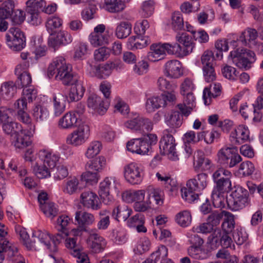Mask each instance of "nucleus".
<instances>
[{"label":"nucleus","instance_id":"5fc2aeb1","mask_svg":"<svg viewBox=\"0 0 263 263\" xmlns=\"http://www.w3.org/2000/svg\"><path fill=\"white\" fill-rule=\"evenodd\" d=\"M71 221V219L68 216L65 215H61L57 220L56 228L59 231H61L67 235L68 226Z\"/></svg>","mask_w":263,"mask_h":263},{"label":"nucleus","instance_id":"7c9ffc66","mask_svg":"<svg viewBox=\"0 0 263 263\" xmlns=\"http://www.w3.org/2000/svg\"><path fill=\"white\" fill-rule=\"evenodd\" d=\"M74 219L80 227L85 228L92 224L95 221V218L92 214L80 211L75 213Z\"/></svg>","mask_w":263,"mask_h":263},{"label":"nucleus","instance_id":"09e8293b","mask_svg":"<svg viewBox=\"0 0 263 263\" xmlns=\"http://www.w3.org/2000/svg\"><path fill=\"white\" fill-rule=\"evenodd\" d=\"M63 24L62 20L58 16H52L49 17L46 24L47 30L51 35L55 32L57 28H60Z\"/></svg>","mask_w":263,"mask_h":263},{"label":"nucleus","instance_id":"412c9836","mask_svg":"<svg viewBox=\"0 0 263 263\" xmlns=\"http://www.w3.org/2000/svg\"><path fill=\"white\" fill-rule=\"evenodd\" d=\"M249 130L247 127L240 125L237 126L230 136V140L232 145L241 144L249 139Z\"/></svg>","mask_w":263,"mask_h":263},{"label":"nucleus","instance_id":"f257e3e1","mask_svg":"<svg viewBox=\"0 0 263 263\" xmlns=\"http://www.w3.org/2000/svg\"><path fill=\"white\" fill-rule=\"evenodd\" d=\"M47 75L49 78L55 75L57 80H60L64 85H69L71 81L78 76L71 72V68L62 57L54 59L48 66Z\"/></svg>","mask_w":263,"mask_h":263},{"label":"nucleus","instance_id":"0eeeda50","mask_svg":"<svg viewBox=\"0 0 263 263\" xmlns=\"http://www.w3.org/2000/svg\"><path fill=\"white\" fill-rule=\"evenodd\" d=\"M227 201L229 208L232 211H238L249 204L248 192L242 187L237 186L231 193Z\"/></svg>","mask_w":263,"mask_h":263},{"label":"nucleus","instance_id":"79ce46f5","mask_svg":"<svg viewBox=\"0 0 263 263\" xmlns=\"http://www.w3.org/2000/svg\"><path fill=\"white\" fill-rule=\"evenodd\" d=\"M132 24L128 22H121L116 29V35L118 39H122L128 36L132 32Z\"/></svg>","mask_w":263,"mask_h":263},{"label":"nucleus","instance_id":"ea45409f","mask_svg":"<svg viewBox=\"0 0 263 263\" xmlns=\"http://www.w3.org/2000/svg\"><path fill=\"white\" fill-rule=\"evenodd\" d=\"M91 67L93 75L99 79H106L112 72V70L108 62L104 64Z\"/></svg>","mask_w":263,"mask_h":263},{"label":"nucleus","instance_id":"37998d69","mask_svg":"<svg viewBox=\"0 0 263 263\" xmlns=\"http://www.w3.org/2000/svg\"><path fill=\"white\" fill-rule=\"evenodd\" d=\"M32 116L37 122L46 121L49 117V111L47 108L42 105H36L32 109Z\"/></svg>","mask_w":263,"mask_h":263},{"label":"nucleus","instance_id":"603ef678","mask_svg":"<svg viewBox=\"0 0 263 263\" xmlns=\"http://www.w3.org/2000/svg\"><path fill=\"white\" fill-rule=\"evenodd\" d=\"M224 216L226 218L222 224V228L224 233H229L234 228L235 220L234 216L231 213L227 211L224 213Z\"/></svg>","mask_w":263,"mask_h":263},{"label":"nucleus","instance_id":"dca6fc26","mask_svg":"<svg viewBox=\"0 0 263 263\" xmlns=\"http://www.w3.org/2000/svg\"><path fill=\"white\" fill-rule=\"evenodd\" d=\"M87 106L100 115H103L107 109L109 104L107 101H104L98 95L91 93L87 100Z\"/></svg>","mask_w":263,"mask_h":263},{"label":"nucleus","instance_id":"9b49d317","mask_svg":"<svg viewBox=\"0 0 263 263\" xmlns=\"http://www.w3.org/2000/svg\"><path fill=\"white\" fill-rule=\"evenodd\" d=\"M105 29L104 24L98 25L94 28L93 31L88 36V40L93 47L105 46L109 43L110 37L109 32Z\"/></svg>","mask_w":263,"mask_h":263},{"label":"nucleus","instance_id":"20e7f679","mask_svg":"<svg viewBox=\"0 0 263 263\" xmlns=\"http://www.w3.org/2000/svg\"><path fill=\"white\" fill-rule=\"evenodd\" d=\"M255 60V53L246 49L231 51L228 57L229 62H232L237 67L246 70L250 68L252 63Z\"/></svg>","mask_w":263,"mask_h":263},{"label":"nucleus","instance_id":"c85d7f7f","mask_svg":"<svg viewBox=\"0 0 263 263\" xmlns=\"http://www.w3.org/2000/svg\"><path fill=\"white\" fill-rule=\"evenodd\" d=\"M208 176L205 173L198 174L196 177L187 181L190 188L195 190L197 192L203 190L208 185Z\"/></svg>","mask_w":263,"mask_h":263},{"label":"nucleus","instance_id":"c03bdc74","mask_svg":"<svg viewBox=\"0 0 263 263\" xmlns=\"http://www.w3.org/2000/svg\"><path fill=\"white\" fill-rule=\"evenodd\" d=\"M2 128L4 132L10 135L11 138L23 129L21 124L12 121H8L6 123H4L2 125Z\"/></svg>","mask_w":263,"mask_h":263},{"label":"nucleus","instance_id":"c9c22d12","mask_svg":"<svg viewBox=\"0 0 263 263\" xmlns=\"http://www.w3.org/2000/svg\"><path fill=\"white\" fill-rule=\"evenodd\" d=\"M16 89V86L13 82H5L1 85L0 95L5 99H10L14 96Z\"/></svg>","mask_w":263,"mask_h":263},{"label":"nucleus","instance_id":"f03ea898","mask_svg":"<svg viewBox=\"0 0 263 263\" xmlns=\"http://www.w3.org/2000/svg\"><path fill=\"white\" fill-rule=\"evenodd\" d=\"M32 238L36 240V244L38 245L39 249V242L42 244L50 252L48 261L51 263H59L61 260V258L58 252L57 244L59 243V240L56 238H52L51 235L46 231L37 230L32 233Z\"/></svg>","mask_w":263,"mask_h":263},{"label":"nucleus","instance_id":"4468645a","mask_svg":"<svg viewBox=\"0 0 263 263\" xmlns=\"http://www.w3.org/2000/svg\"><path fill=\"white\" fill-rule=\"evenodd\" d=\"M168 45H171L169 43L163 44H153L151 46V51L147 54V58L152 62H157L163 59L165 55V51L170 54H174L170 52V49L172 51V48Z\"/></svg>","mask_w":263,"mask_h":263},{"label":"nucleus","instance_id":"774afa93","mask_svg":"<svg viewBox=\"0 0 263 263\" xmlns=\"http://www.w3.org/2000/svg\"><path fill=\"white\" fill-rule=\"evenodd\" d=\"M40 208L44 214L52 219L58 213V210L55 204L51 202H47L41 205Z\"/></svg>","mask_w":263,"mask_h":263},{"label":"nucleus","instance_id":"e433bc0d","mask_svg":"<svg viewBox=\"0 0 263 263\" xmlns=\"http://www.w3.org/2000/svg\"><path fill=\"white\" fill-rule=\"evenodd\" d=\"M181 116L177 111L168 112L164 116V122L170 128H176L182 124Z\"/></svg>","mask_w":263,"mask_h":263},{"label":"nucleus","instance_id":"f704fd0d","mask_svg":"<svg viewBox=\"0 0 263 263\" xmlns=\"http://www.w3.org/2000/svg\"><path fill=\"white\" fill-rule=\"evenodd\" d=\"M27 68H23L22 64H18L15 69V74L17 76L22 87H27L31 83L30 74L26 71Z\"/></svg>","mask_w":263,"mask_h":263},{"label":"nucleus","instance_id":"473e14b6","mask_svg":"<svg viewBox=\"0 0 263 263\" xmlns=\"http://www.w3.org/2000/svg\"><path fill=\"white\" fill-rule=\"evenodd\" d=\"M145 217L141 213H138L128 219L127 226L130 228H136L138 232L145 233L147 229L144 226Z\"/></svg>","mask_w":263,"mask_h":263},{"label":"nucleus","instance_id":"49530a36","mask_svg":"<svg viewBox=\"0 0 263 263\" xmlns=\"http://www.w3.org/2000/svg\"><path fill=\"white\" fill-rule=\"evenodd\" d=\"M232 177L231 172L223 167L219 168L212 175L214 182L231 180Z\"/></svg>","mask_w":263,"mask_h":263},{"label":"nucleus","instance_id":"9d476101","mask_svg":"<svg viewBox=\"0 0 263 263\" xmlns=\"http://www.w3.org/2000/svg\"><path fill=\"white\" fill-rule=\"evenodd\" d=\"M176 143L174 137L168 133L167 130L163 132V135L159 142L160 153L162 155H166L168 158L172 160L178 159L176 152Z\"/></svg>","mask_w":263,"mask_h":263},{"label":"nucleus","instance_id":"338daca9","mask_svg":"<svg viewBox=\"0 0 263 263\" xmlns=\"http://www.w3.org/2000/svg\"><path fill=\"white\" fill-rule=\"evenodd\" d=\"M148 196L149 200L153 198L157 205H162L163 203V192L159 189H155L149 187L148 189Z\"/></svg>","mask_w":263,"mask_h":263},{"label":"nucleus","instance_id":"4d7b16f0","mask_svg":"<svg viewBox=\"0 0 263 263\" xmlns=\"http://www.w3.org/2000/svg\"><path fill=\"white\" fill-rule=\"evenodd\" d=\"M200 247L194 246L189 247L187 250L189 255L196 259H204L207 258L209 256L208 253Z\"/></svg>","mask_w":263,"mask_h":263},{"label":"nucleus","instance_id":"4be33fe9","mask_svg":"<svg viewBox=\"0 0 263 263\" xmlns=\"http://www.w3.org/2000/svg\"><path fill=\"white\" fill-rule=\"evenodd\" d=\"M126 147L128 151L140 155L148 154L149 152V145L144 143L142 138L133 139L128 141Z\"/></svg>","mask_w":263,"mask_h":263},{"label":"nucleus","instance_id":"2eb2a0df","mask_svg":"<svg viewBox=\"0 0 263 263\" xmlns=\"http://www.w3.org/2000/svg\"><path fill=\"white\" fill-rule=\"evenodd\" d=\"M163 72L166 77L171 79H178L183 74L182 64L177 60H172L166 62Z\"/></svg>","mask_w":263,"mask_h":263},{"label":"nucleus","instance_id":"e2e57ef3","mask_svg":"<svg viewBox=\"0 0 263 263\" xmlns=\"http://www.w3.org/2000/svg\"><path fill=\"white\" fill-rule=\"evenodd\" d=\"M33 171L36 176L40 179H43L50 176L49 170L44 164L39 165L36 162L32 165Z\"/></svg>","mask_w":263,"mask_h":263},{"label":"nucleus","instance_id":"680f3d73","mask_svg":"<svg viewBox=\"0 0 263 263\" xmlns=\"http://www.w3.org/2000/svg\"><path fill=\"white\" fill-rule=\"evenodd\" d=\"M157 85L160 90L164 92L177 90V84L176 83L170 82L163 77H160L158 79Z\"/></svg>","mask_w":263,"mask_h":263},{"label":"nucleus","instance_id":"423d86ee","mask_svg":"<svg viewBox=\"0 0 263 263\" xmlns=\"http://www.w3.org/2000/svg\"><path fill=\"white\" fill-rule=\"evenodd\" d=\"M89 136V125L85 122H82L79 124L77 129L67 136L65 141L68 145L78 147L84 144L88 140Z\"/></svg>","mask_w":263,"mask_h":263},{"label":"nucleus","instance_id":"864d4df0","mask_svg":"<svg viewBox=\"0 0 263 263\" xmlns=\"http://www.w3.org/2000/svg\"><path fill=\"white\" fill-rule=\"evenodd\" d=\"M224 192H220L213 190L211 194V197L213 205L216 208L222 209L225 206Z\"/></svg>","mask_w":263,"mask_h":263},{"label":"nucleus","instance_id":"6e6552de","mask_svg":"<svg viewBox=\"0 0 263 263\" xmlns=\"http://www.w3.org/2000/svg\"><path fill=\"white\" fill-rule=\"evenodd\" d=\"M113 186L116 192H119L120 184L115 177H107L100 183L99 195L105 204H109L112 200V196L110 194V189Z\"/></svg>","mask_w":263,"mask_h":263},{"label":"nucleus","instance_id":"a878e982","mask_svg":"<svg viewBox=\"0 0 263 263\" xmlns=\"http://www.w3.org/2000/svg\"><path fill=\"white\" fill-rule=\"evenodd\" d=\"M39 157L43 161V164L49 168H53L59 161V155L50 151L42 149L38 153Z\"/></svg>","mask_w":263,"mask_h":263},{"label":"nucleus","instance_id":"6ab92c4d","mask_svg":"<svg viewBox=\"0 0 263 263\" xmlns=\"http://www.w3.org/2000/svg\"><path fill=\"white\" fill-rule=\"evenodd\" d=\"M5 255L12 259L16 257L22 258L17 247L6 240L0 241V263L3 262Z\"/></svg>","mask_w":263,"mask_h":263},{"label":"nucleus","instance_id":"a211bd4d","mask_svg":"<svg viewBox=\"0 0 263 263\" xmlns=\"http://www.w3.org/2000/svg\"><path fill=\"white\" fill-rule=\"evenodd\" d=\"M258 32L254 28L248 27L242 31L237 39L241 44L250 48H254L257 45Z\"/></svg>","mask_w":263,"mask_h":263},{"label":"nucleus","instance_id":"a19ab883","mask_svg":"<svg viewBox=\"0 0 263 263\" xmlns=\"http://www.w3.org/2000/svg\"><path fill=\"white\" fill-rule=\"evenodd\" d=\"M15 0H6L0 6V20H5L11 16L15 7Z\"/></svg>","mask_w":263,"mask_h":263},{"label":"nucleus","instance_id":"3c124183","mask_svg":"<svg viewBox=\"0 0 263 263\" xmlns=\"http://www.w3.org/2000/svg\"><path fill=\"white\" fill-rule=\"evenodd\" d=\"M197 191L194 189L190 188L187 182H186V187H183L181 189L182 198L189 203H191L197 199L198 195L195 193Z\"/></svg>","mask_w":263,"mask_h":263},{"label":"nucleus","instance_id":"6e6d98bb","mask_svg":"<svg viewBox=\"0 0 263 263\" xmlns=\"http://www.w3.org/2000/svg\"><path fill=\"white\" fill-rule=\"evenodd\" d=\"M20 236L22 239L24 245L29 250H37L38 248V245L36 240L34 238L33 240H31L29 239V235L25 229H22L20 231Z\"/></svg>","mask_w":263,"mask_h":263},{"label":"nucleus","instance_id":"de8ad7c7","mask_svg":"<svg viewBox=\"0 0 263 263\" xmlns=\"http://www.w3.org/2000/svg\"><path fill=\"white\" fill-rule=\"evenodd\" d=\"M99 220L97 223V228L100 230H106L110 224V216L109 211L103 210L99 213Z\"/></svg>","mask_w":263,"mask_h":263},{"label":"nucleus","instance_id":"bb28decb","mask_svg":"<svg viewBox=\"0 0 263 263\" xmlns=\"http://www.w3.org/2000/svg\"><path fill=\"white\" fill-rule=\"evenodd\" d=\"M67 97L59 92L53 95L52 107L55 116H60L66 109Z\"/></svg>","mask_w":263,"mask_h":263},{"label":"nucleus","instance_id":"052dcab7","mask_svg":"<svg viewBox=\"0 0 263 263\" xmlns=\"http://www.w3.org/2000/svg\"><path fill=\"white\" fill-rule=\"evenodd\" d=\"M106 9L111 13L122 11L125 8V4L120 3L119 0H104Z\"/></svg>","mask_w":263,"mask_h":263},{"label":"nucleus","instance_id":"58836bf2","mask_svg":"<svg viewBox=\"0 0 263 263\" xmlns=\"http://www.w3.org/2000/svg\"><path fill=\"white\" fill-rule=\"evenodd\" d=\"M164 106V101L160 96L148 98L145 103V109L148 112H153L156 109Z\"/></svg>","mask_w":263,"mask_h":263},{"label":"nucleus","instance_id":"39448f33","mask_svg":"<svg viewBox=\"0 0 263 263\" xmlns=\"http://www.w3.org/2000/svg\"><path fill=\"white\" fill-rule=\"evenodd\" d=\"M217 157L219 164L230 168L235 166L242 160L235 146H223L218 151Z\"/></svg>","mask_w":263,"mask_h":263},{"label":"nucleus","instance_id":"8fccbe9b","mask_svg":"<svg viewBox=\"0 0 263 263\" xmlns=\"http://www.w3.org/2000/svg\"><path fill=\"white\" fill-rule=\"evenodd\" d=\"M101 148L102 144L100 141H92L88 145L85 155L87 158H92L99 154Z\"/></svg>","mask_w":263,"mask_h":263},{"label":"nucleus","instance_id":"2f4dec72","mask_svg":"<svg viewBox=\"0 0 263 263\" xmlns=\"http://www.w3.org/2000/svg\"><path fill=\"white\" fill-rule=\"evenodd\" d=\"M14 146L18 148H24L31 144L28 130L22 129L12 138Z\"/></svg>","mask_w":263,"mask_h":263},{"label":"nucleus","instance_id":"7ed1b4c3","mask_svg":"<svg viewBox=\"0 0 263 263\" xmlns=\"http://www.w3.org/2000/svg\"><path fill=\"white\" fill-rule=\"evenodd\" d=\"M176 40L178 43L168 45L172 49V51L170 49V52L178 57H184L193 52L195 45L192 37L187 33H177Z\"/></svg>","mask_w":263,"mask_h":263},{"label":"nucleus","instance_id":"ddd939ff","mask_svg":"<svg viewBox=\"0 0 263 263\" xmlns=\"http://www.w3.org/2000/svg\"><path fill=\"white\" fill-rule=\"evenodd\" d=\"M69 85H71V87L66 96L68 101L71 102L81 100L85 91V88L81 78L77 76L71 81Z\"/></svg>","mask_w":263,"mask_h":263},{"label":"nucleus","instance_id":"4c0bfd02","mask_svg":"<svg viewBox=\"0 0 263 263\" xmlns=\"http://www.w3.org/2000/svg\"><path fill=\"white\" fill-rule=\"evenodd\" d=\"M141 35L132 36L128 40L127 44L132 49H142L151 43L148 36L142 37Z\"/></svg>","mask_w":263,"mask_h":263},{"label":"nucleus","instance_id":"72a5a7b5","mask_svg":"<svg viewBox=\"0 0 263 263\" xmlns=\"http://www.w3.org/2000/svg\"><path fill=\"white\" fill-rule=\"evenodd\" d=\"M132 213L131 209L126 205H119L112 211V216L118 221L126 220Z\"/></svg>","mask_w":263,"mask_h":263},{"label":"nucleus","instance_id":"c756f323","mask_svg":"<svg viewBox=\"0 0 263 263\" xmlns=\"http://www.w3.org/2000/svg\"><path fill=\"white\" fill-rule=\"evenodd\" d=\"M221 86L219 83L211 84L209 87H205L203 92V99L205 105H209L212 98L220 96Z\"/></svg>","mask_w":263,"mask_h":263},{"label":"nucleus","instance_id":"cd10ccee","mask_svg":"<svg viewBox=\"0 0 263 263\" xmlns=\"http://www.w3.org/2000/svg\"><path fill=\"white\" fill-rule=\"evenodd\" d=\"M182 95L183 96V103L179 104L177 106L182 115L188 116L195 106V98L193 92Z\"/></svg>","mask_w":263,"mask_h":263},{"label":"nucleus","instance_id":"5701e85b","mask_svg":"<svg viewBox=\"0 0 263 263\" xmlns=\"http://www.w3.org/2000/svg\"><path fill=\"white\" fill-rule=\"evenodd\" d=\"M79 184V180L77 177H69L63 181L61 186L62 191L64 194L70 196L77 194L81 190Z\"/></svg>","mask_w":263,"mask_h":263},{"label":"nucleus","instance_id":"13d9d810","mask_svg":"<svg viewBox=\"0 0 263 263\" xmlns=\"http://www.w3.org/2000/svg\"><path fill=\"white\" fill-rule=\"evenodd\" d=\"M28 22L32 25L37 26L42 22L40 11L26 9Z\"/></svg>","mask_w":263,"mask_h":263},{"label":"nucleus","instance_id":"393cba45","mask_svg":"<svg viewBox=\"0 0 263 263\" xmlns=\"http://www.w3.org/2000/svg\"><path fill=\"white\" fill-rule=\"evenodd\" d=\"M88 244L89 248L93 253H99L103 251L106 246L105 239L97 233L90 235Z\"/></svg>","mask_w":263,"mask_h":263},{"label":"nucleus","instance_id":"1a4fd4ad","mask_svg":"<svg viewBox=\"0 0 263 263\" xmlns=\"http://www.w3.org/2000/svg\"><path fill=\"white\" fill-rule=\"evenodd\" d=\"M126 127L139 132L143 134L152 130L153 124L147 118H145L136 113L133 114L130 119L124 123Z\"/></svg>","mask_w":263,"mask_h":263},{"label":"nucleus","instance_id":"f8f14e48","mask_svg":"<svg viewBox=\"0 0 263 263\" xmlns=\"http://www.w3.org/2000/svg\"><path fill=\"white\" fill-rule=\"evenodd\" d=\"M123 173L125 180L130 184H138L142 181L143 170L140 164L131 162L125 165Z\"/></svg>","mask_w":263,"mask_h":263},{"label":"nucleus","instance_id":"0e129e2a","mask_svg":"<svg viewBox=\"0 0 263 263\" xmlns=\"http://www.w3.org/2000/svg\"><path fill=\"white\" fill-rule=\"evenodd\" d=\"M106 165V159L102 156H100L93 160L88 165V169L92 171L97 172H101Z\"/></svg>","mask_w":263,"mask_h":263},{"label":"nucleus","instance_id":"aec40b11","mask_svg":"<svg viewBox=\"0 0 263 263\" xmlns=\"http://www.w3.org/2000/svg\"><path fill=\"white\" fill-rule=\"evenodd\" d=\"M81 202L84 206L93 210H98L101 208L98 196L91 191H85L81 194Z\"/></svg>","mask_w":263,"mask_h":263},{"label":"nucleus","instance_id":"b1692460","mask_svg":"<svg viewBox=\"0 0 263 263\" xmlns=\"http://www.w3.org/2000/svg\"><path fill=\"white\" fill-rule=\"evenodd\" d=\"M78 118L74 111H68L64 114L58 121V127L60 129L68 130L77 126Z\"/></svg>","mask_w":263,"mask_h":263},{"label":"nucleus","instance_id":"bf43d9fd","mask_svg":"<svg viewBox=\"0 0 263 263\" xmlns=\"http://www.w3.org/2000/svg\"><path fill=\"white\" fill-rule=\"evenodd\" d=\"M203 133L198 132L197 134L193 130L186 132L183 136V141L185 143L195 144L202 140Z\"/></svg>","mask_w":263,"mask_h":263},{"label":"nucleus","instance_id":"a18cd8bd","mask_svg":"<svg viewBox=\"0 0 263 263\" xmlns=\"http://www.w3.org/2000/svg\"><path fill=\"white\" fill-rule=\"evenodd\" d=\"M175 221L180 226L186 227L191 223V214L190 212L187 210L180 212L176 214Z\"/></svg>","mask_w":263,"mask_h":263},{"label":"nucleus","instance_id":"69168bd1","mask_svg":"<svg viewBox=\"0 0 263 263\" xmlns=\"http://www.w3.org/2000/svg\"><path fill=\"white\" fill-rule=\"evenodd\" d=\"M88 46L86 43H78L74 48L73 58L75 60H82L87 54Z\"/></svg>","mask_w":263,"mask_h":263},{"label":"nucleus","instance_id":"f3484780","mask_svg":"<svg viewBox=\"0 0 263 263\" xmlns=\"http://www.w3.org/2000/svg\"><path fill=\"white\" fill-rule=\"evenodd\" d=\"M73 37L70 32L66 30H60L56 36H50L48 39L49 46L56 49L59 46H66L72 42Z\"/></svg>","mask_w":263,"mask_h":263}]
</instances>
